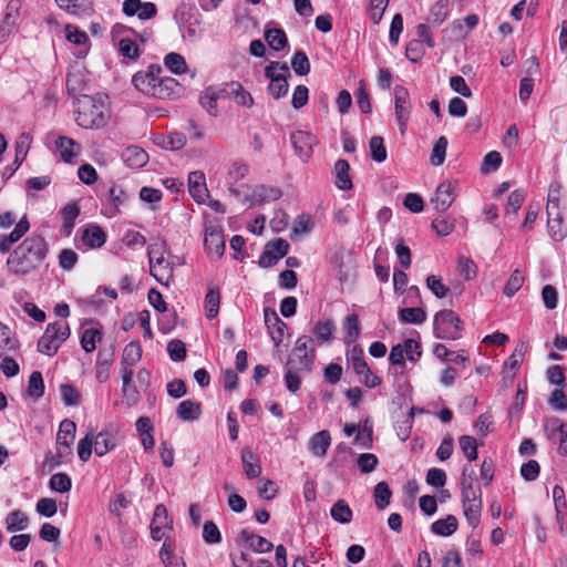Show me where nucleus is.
I'll use <instances>...</instances> for the list:
<instances>
[{
	"mask_svg": "<svg viewBox=\"0 0 567 567\" xmlns=\"http://www.w3.org/2000/svg\"><path fill=\"white\" fill-rule=\"evenodd\" d=\"M48 252L47 240L41 235H30L10 252L7 259L8 274L18 278L35 274L44 262Z\"/></svg>",
	"mask_w": 567,
	"mask_h": 567,
	"instance_id": "1",
	"label": "nucleus"
},
{
	"mask_svg": "<svg viewBox=\"0 0 567 567\" xmlns=\"http://www.w3.org/2000/svg\"><path fill=\"white\" fill-rule=\"evenodd\" d=\"M110 115V109L101 96L83 94L78 99L75 122L79 126L85 130H100L107 124Z\"/></svg>",
	"mask_w": 567,
	"mask_h": 567,
	"instance_id": "2",
	"label": "nucleus"
},
{
	"mask_svg": "<svg viewBox=\"0 0 567 567\" xmlns=\"http://www.w3.org/2000/svg\"><path fill=\"white\" fill-rule=\"evenodd\" d=\"M315 340L310 336H300L292 348L286 364L299 371H310L315 362Z\"/></svg>",
	"mask_w": 567,
	"mask_h": 567,
	"instance_id": "3",
	"label": "nucleus"
},
{
	"mask_svg": "<svg viewBox=\"0 0 567 567\" xmlns=\"http://www.w3.org/2000/svg\"><path fill=\"white\" fill-rule=\"evenodd\" d=\"M70 337V327L66 322L55 321L49 323L38 341V351L49 357L54 355L61 344Z\"/></svg>",
	"mask_w": 567,
	"mask_h": 567,
	"instance_id": "4",
	"label": "nucleus"
},
{
	"mask_svg": "<svg viewBox=\"0 0 567 567\" xmlns=\"http://www.w3.org/2000/svg\"><path fill=\"white\" fill-rule=\"evenodd\" d=\"M434 336L437 339L456 340L460 338L462 321L460 317L450 309L439 311L434 316Z\"/></svg>",
	"mask_w": 567,
	"mask_h": 567,
	"instance_id": "5",
	"label": "nucleus"
},
{
	"mask_svg": "<svg viewBox=\"0 0 567 567\" xmlns=\"http://www.w3.org/2000/svg\"><path fill=\"white\" fill-rule=\"evenodd\" d=\"M265 75L269 79L268 91L276 100L284 97L288 93V76L290 70L286 63L270 62L265 69Z\"/></svg>",
	"mask_w": 567,
	"mask_h": 567,
	"instance_id": "6",
	"label": "nucleus"
},
{
	"mask_svg": "<svg viewBox=\"0 0 567 567\" xmlns=\"http://www.w3.org/2000/svg\"><path fill=\"white\" fill-rule=\"evenodd\" d=\"M150 270L152 276L162 285L168 286L173 278V267L164 257V247L151 246L148 249Z\"/></svg>",
	"mask_w": 567,
	"mask_h": 567,
	"instance_id": "7",
	"label": "nucleus"
},
{
	"mask_svg": "<svg viewBox=\"0 0 567 567\" xmlns=\"http://www.w3.org/2000/svg\"><path fill=\"white\" fill-rule=\"evenodd\" d=\"M394 104H395V118L399 124L400 133L403 135L406 130V124L411 115V101L406 87L395 85L393 89Z\"/></svg>",
	"mask_w": 567,
	"mask_h": 567,
	"instance_id": "8",
	"label": "nucleus"
},
{
	"mask_svg": "<svg viewBox=\"0 0 567 567\" xmlns=\"http://www.w3.org/2000/svg\"><path fill=\"white\" fill-rule=\"evenodd\" d=\"M290 142L299 158L307 162L313 153V146L318 144V138L310 132L296 131L290 135Z\"/></svg>",
	"mask_w": 567,
	"mask_h": 567,
	"instance_id": "9",
	"label": "nucleus"
},
{
	"mask_svg": "<svg viewBox=\"0 0 567 567\" xmlns=\"http://www.w3.org/2000/svg\"><path fill=\"white\" fill-rule=\"evenodd\" d=\"M349 360L351 361L354 372L362 378L361 381L365 386L375 388L381 383V379L371 373L370 368L363 358V352L360 348L354 347L352 349Z\"/></svg>",
	"mask_w": 567,
	"mask_h": 567,
	"instance_id": "10",
	"label": "nucleus"
},
{
	"mask_svg": "<svg viewBox=\"0 0 567 567\" xmlns=\"http://www.w3.org/2000/svg\"><path fill=\"white\" fill-rule=\"evenodd\" d=\"M162 71L159 64H151L146 71L136 72L132 78V83L140 92L151 96Z\"/></svg>",
	"mask_w": 567,
	"mask_h": 567,
	"instance_id": "11",
	"label": "nucleus"
},
{
	"mask_svg": "<svg viewBox=\"0 0 567 567\" xmlns=\"http://www.w3.org/2000/svg\"><path fill=\"white\" fill-rule=\"evenodd\" d=\"M456 182L444 181L435 189L431 198V204L437 213H445L453 204L455 195Z\"/></svg>",
	"mask_w": 567,
	"mask_h": 567,
	"instance_id": "12",
	"label": "nucleus"
},
{
	"mask_svg": "<svg viewBox=\"0 0 567 567\" xmlns=\"http://www.w3.org/2000/svg\"><path fill=\"white\" fill-rule=\"evenodd\" d=\"M289 244L284 238L269 241L259 258V266L262 268L272 267L278 260L288 254Z\"/></svg>",
	"mask_w": 567,
	"mask_h": 567,
	"instance_id": "13",
	"label": "nucleus"
},
{
	"mask_svg": "<svg viewBox=\"0 0 567 567\" xmlns=\"http://www.w3.org/2000/svg\"><path fill=\"white\" fill-rule=\"evenodd\" d=\"M544 431L548 440H558V453L567 456V424L558 417H547L544 420Z\"/></svg>",
	"mask_w": 567,
	"mask_h": 567,
	"instance_id": "14",
	"label": "nucleus"
},
{
	"mask_svg": "<svg viewBox=\"0 0 567 567\" xmlns=\"http://www.w3.org/2000/svg\"><path fill=\"white\" fill-rule=\"evenodd\" d=\"M204 246L209 256L219 259L225 251V239L221 229L213 225L206 226Z\"/></svg>",
	"mask_w": 567,
	"mask_h": 567,
	"instance_id": "15",
	"label": "nucleus"
},
{
	"mask_svg": "<svg viewBox=\"0 0 567 567\" xmlns=\"http://www.w3.org/2000/svg\"><path fill=\"white\" fill-rule=\"evenodd\" d=\"M169 529H172V520L168 517L167 509L163 504H158L154 509L151 523V536L154 540H161Z\"/></svg>",
	"mask_w": 567,
	"mask_h": 567,
	"instance_id": "16",
	"label": "nucleus"
},
{
	"mask_svg": "<svg viewBox=\"0 0 567 567\" xmlns=\"http://www.w3.org/2000/svg\"><path fill=\"white\" fill-rule=\"evenodd\" d=\"M123 12L127 17L137 16L140 20H150L157 14V8L153 2H142L141 0H125L123 2Z\"/></svg>",
	"mask_w": 567,
	"mask_h": 567,
	"instance_id": "17",
	"label": "nucleus"
},
{
	"mask_svg": "<svg viewBox=\"0 0 567 567\" xmlns=\"http://www.w3.org/2000/svg\"><path fill=\"white\" fill-rule=\"evenodd\" d=\"M188 190L193 199L198 204H204L209 196L206 186L205 174L200 171L190 172L188 175Z\"/></svg>",
	"mask_w": 567,
	"mask_h": 567,
	"instance_id": "18",
	"label": "nucleus"
},
{
	"mask_svg": "<svg viewBox=\"0 0 567 567\" xmlns=\"http://www.w3.org/2000/svg\"><path fill=\"white\" fill-rule=\"evenodd\" d=\"M281 190L278 187L258 185L256 186L250 195L246 196V199L254 205H261L264 203L274 202L281 197Z\"/></svg>",
	"mask_w": 567,
	"mask_h": 567,
	"instance_id": "19",
	"label": "nucleus"
},
{
	"mask_svg": "<svg viewBox=\"0 0 567 567\" xmlns=\"http://www.w3.org/2000/svg\"><path fill=\"white\" fill-rule=\"evenodd\" d=\"M30 223L24 215L20 220L16 224L13 230L9 235H0V251L7 252L10 250L11 246L19 241L29 230Z\"/></svg>",
	"mask_w": 567,
	"mask_h": 567,
	"instance_id": "20",
	"label": "nucleus"
},
{
	"mask_svg": "<svg viewBox=\"0 0 567 567\" xmlns=\"http://www.w3.org/2000/svg\"><path fill=\"white\" fill-rule=\"evenodd\" d=\"M178 91L179 84L174 78L159 76L151 96L159 100H168L177 95Z\"/></svg>",
	"mask_w": 567,
	"mask_h": 567,
	"instance_id": "21",
	"label": "nucleus"
},
{
	"mask_svg": "<svg viewBox=\"0 0 567 567\" xmlns=\"http://www.w3.org/2000/svg\"><path fill=\"white\" fill-rule=\"evenodd\" d=\"M81 241L86 248L96 249L105 244L106 235L100 226L90 224L83 229Z\"/></svg>",
	"mask_w": 567,
	"mask_h": 567,
	"instance_id": "22",
	"label": "nucleus"
},
{
	"mask_svg": "<svg viewBox=\"0 0 567 567\" xmlns=\"http://www.w3.org/2000/svg\"><path fill=\"white\" fill-rule=\"evenodd\" d=\"M55 147L65 163H72L81 153V145L68 136H59L55 141Z\"/></svg>",
	"mask_w": 567,
	"mask_h": 567,
	"instance_id": "23",
	"label": "nucleus"
},
{
	"mask_svg": "<svg viewBox=\"0 0 567 567\" xmlns=\"http://www.w3.org/2000/svg\"><path fill=\"white\" fill-rule=\"evenodd\" d=\"M238 542H244L251 550L259 554L269 553L274 548L271 542L262 536L250 533L248 529H243L239 533Z\"/></svg>",
	"mask_w": 567,
	"mask_h": 567,
	"instance_id": "24",
	"label": "nucleus"
},
{
	"mask_svg": "<svg viewBox=\"0 0 567 567\" xmlns=\"http://www.w3.org/2000/svg\"><path fill=\"white\" fill-rule=\"evenodd\" d=\"M265 322L269 329H271V327L274 328L270 334L275 346L278 347L282 342L288 328L286 322L279 318L276 311L269 312L267 309L265 310Z\"/></svg>",
	"mask_w": 567,
	"mask_h": 567,
	"instance_id": "25",
	"label": "nucleus"
},
{
	"mask_svg": "<svg viewBox=\"0 0 567 567\" xmlns=\"http://www.w3.org/2000/svg\"><path fill=\"white\" fill-rule=\"evenodd\" d=\"M331 444V435L328 430H322L313 434L308 443L310 452L318 456L323 457Z\"/></svg>",
	"mask_w": 567,
	"mask_h": 567,
	"instance_id": "26",
	"label": "nucleus"
},
{
	"mask_svg": "<svg viewBox=\"0 0 567 567\" xmlns=\"http://www.w3.org/2000/svg\"><path fill=\"white\" fill-rule=\"evenodd\" d=\"M248 172H249V167L244 162L236 161L230 165V167L227 172V175H226V182L229 185L230 194H233L235 196H239V190L237 188H235L234 185L236 183H238L239 181H241L243 178H245L247 176Z\"/></svg>",
	"mask_w": 567,
	"mask_h": 567,
	"instance_id": "27",
	"label": "nucleus"
},
{
	"mask_svg": "<svg viewBox=\"0 0 567 567\" xmlns=\"http://www.w3.org/2000/svg\"><path fill=\"white\" fill-rule=\"evenodd\" d=\"M311 331L315 336L313 340L319 344L330 343L336 331V324L331 319L320 320L313 324Z\"/></svg>",
	"mask_w": 567,
	"mask_h": 567,
	"instance_id": "28",
	"label": "nucleus"
},
{
	"mask_svg": "<svg viewBox=\"0 0 567 567\" xmlns=\"http://www.w3.org/2000/svg\"><path fill=\"white\" fill-rule=\"evenodd\" d=\"M22 8L21 0H9L7 4V12L3 17L2 24L0 25V32L6 35L12 29V27L17 23L20 11Z\"/></svg>",
	"mask_w": 567,
	"mask_h": 567,
	"instance_id": "29",
	"label": "nucleus"
},
{
	"mask_svg": "<svg viewBox=\"0 0 567 567\" xmlns=\"http://www.w3.org/2000/svg\"><path fill=\"white\" fill-rule=\"evenodd\" d=\"M122 373V394L126 400L128 405H133L138 401V392L136 388L132 384L133 379V370L128 369V367H124L121 369Z\"/></svg>",
	"mask_w": 567,
	"mask_h": 567,
	"instance_id": "30",
	"label": "nucleus"
},
{
	"mask_svg": "<svg viewBox=\"0 0 567 567\" xmlns=\"http://www.w3.org/2000/svg\"><path fill=\"white\" fill-rule=\"evenodd\" d=\"M123 161L128 167L140 168L143 167L147 161V153L138 146H130L123 152Z\"/></svg>",
	"mask_w": 567,
	"mask_h": 567,
	"instance_id": "31",
	"label": "nucleus"
},
{
	"mask_svg": "<svg viewBox=\"0 0 567 567\" xmlns=\"http://www.w3.org/2000/svg\"><path fill=\"white\" fill-rule=\"evenodd\" d=\"M32 143V135L30 133L23 132L21 133L14 144L16 150V157H14V168L13 171L18 169L23 161L25 159L28 152L31 147Z\"/></svg>",
	"mask_w": 567,
	"mask_h": 567,
	"instance_id": "32",
	"label": "nucleus"
},
{
	"mask_svg": "<svg viewBox=\"0 0 567 567\" xmlns=\"http://www.w3.org/2000/svg\"><path fill=\"white\" fill-rule=\"evenodd\" d=\"M243 467L249 480L257 478L261 474V466L256 455L249 449H244L241 453Z\"/></svg>",
	"mask_w": 567,
	"mask_h": 567,
	"instance_id": "33",
	"label": "nucleus"
},
{
	"mask_svg": "<svg viewBox=\"0 0 567 567\" xmlns=\"http://www.w3.org/2000/svg\"><path fill=\"white\" fill-rule=\"evenodd\" d=\"M350 165L346 159H338L334 164L336 186L339 189L348 190L352 188V181L349 176Z\"/></svg>",
	"mask_w": 567,
	"mask_h": 567,
	"instance_id": "34",
	"label": "nucleus"
},
{
	"mask_svg": "<svg viewBox=\"0 0 567 567\" xmlns=\"http://www.w3.org/2000/svg\"><path fill=\"white\" fill-rule=\"evenodd\" d=\"M94 452L97 456H103L116 446L113 435L106 431H102L96 435L93 434Z\"/></svg>",
	"mask_w": 567,
	"mask_h": 567,
	"instance_id": "35",
	"label": "nucleus"
},
{
	"mask_svg": "<svg viewBox=\"0 0 567 567\" xmlns=\"http://www.w3.org/2000/svg\"><path fill=\"white\" fill-rule=\"evenodd\" d=\"M200 404L192 400L182 401L177 409L176 414L183 421H195L200 416Z\"/></svg>",
	"mask_w": 567,
	"mask_h": 567,
	"instance_id": "36",
	"label": "nucleus"
},
{
	"mask_svg": "<svg viewBox=\"0 0 567 567\" xmlns=\"http://www.w3.org/2000/svg\"><path fill=\"white\" fill-rule=\"evenodd\" d=\"M457 518L454 515H447L444 519L435 520L432 524L431 529L435 535L447 537L454 534L457 530Z\"/></svg>",
	"mask_w": 567,
	"mask_h": 567,
	"instance_id": "37",
	"label": "nucleus"
},
{
	"mask_svg": "<svg viewBox=\"0 0 567 567\" xmlns=\"http://www.w3.org/2000/svg\"><path fill=\"white\" fill-rule=\"evenodd\" d=\"M76 425L73 421L65 419L60 423L56 434V445L73 444L75 439Z\"/></svg>",
	"mask_w": 567,
	"mask_h": 567,
	"instance_id": "38",
	"label": "nucleus"
},
{
	"mask_svg": "<svg viewBox=\"0 0 567 567\" xmlns=\"http://www.w3.org/2000/svg\"><path fill=\"white\" fill-rule=\"evenodd\" d=\"M29 525L28 516L20 509L12 511L6 517V527L8 532L24 530Z\"/></svg>",
	"mask_w": 567,
	"mask_h": 567,
	"instance_id": "39",
	"label": "nucleus"
},
{
	"mask_svg": "<svg viewBox=\"0 0 567 567\" xmlns=\"http://www.w3.org/2000/svg\"><path fill=\"white\" fill-rule=\"evenodd\" d=\"M19 349V341L11 336L10 329L0 322V357Z\"/></svg>",
	"mask_w": 567,
	"mask_h": 567,
	"instance_id": "40",
	"label": "nucleus"
},
{
	"mask_svg": "<svg viewBox=\"0 0 567 567\" xmlns=\"http://www.w3.org/2000/svg\"><path fill=\"white\" fill-rule=\"evenodd\" d=\"M220 305V291L217 287H212L208 289L205 297V310L206 317L208 319H214L217 317Z\"/></svg>",
	"mask_w": 567,
	"mask_h": 567,
	"instance_id": "41",
	"label": "nucleus"
},
{
	"mask_svg": "<svg viewBox=\"0 0 567 567\" xmlns=\"http://www.w3.org/2000/svg\"><path fill=\"white\" fill-rule=\"evenodd\" d=\"M330 515L336 522L348 524L352 520L353 513L344 499H339L332 505Z\"/></svg>",
	"mask_w": 567,
	"mask_h": 567,
	"instance_id": "42",
	"label": "nucleus"
},
{
	"mask_svg": "<svg viewBox=\"0 0 567 567\" xmlns=\"http://www.w3.org/2000/svg\"><path fill=\"white\" fill-rule=\"evenodd\" d=\"M462 506H463L464 516H465L467 523L473 528H476L481 522V513H482V506H483L482 499L463 503Z\"/></svg>",
	"mask_w": 567,
	"mask_h": 567,
	"instance_id": "43",
	"label": "nucleus"
},
{
	"mask_svg": "<svg viewBox=\"0 0 567 567\" xmlns=\"http://www.w3.org/2000/svg\"><path fill=\"white\" fill-rule=\"evenodd\" d=\"M265 39L268 45L275 51L282 50L288 43L285 31L279 28L266 29Z\"/></svg>",
	"mask_w": 567,
	"mask_h": 567,
	"instance_id": "44",
	"label": "nucleus"
},
{
	"mask_svg": "<svg viewBox=\"0 0 567 567\" xmlns=\"http://www.w3.org/2000/svg\"><path fill=\"white\" fill-rule=\"evenodd\" d=\"M229 95L233 96L234 101L241 106L251 107L254 105V99L251 94L244 89L239 82H231L229 85Z\"/></svg>",
	"mask_w": 567,
	"mask_h": 567,
	"instance_id": "45",
	"label": "nucleus"
},
{
	"mask_svg": "<svg viewBox=\"0 0 567 567\" xmlns=\"http://www.w3.org/2000/svg\"><path fill=\"white\" fill-rule=\"evenodd\" d=\"M86 82L81 71L70 72L66 75V90L70 95H83L82 92L85 90Z\"/></svg>",
	"mask_w": 567,
	"mask_h": 567,
	"instance_id": "46",
	"label": "nucleus"
},
{
	"mask_svg": "<svg viewBox=\"0 0 567 567\" xmlns=\"http://www.w3.org/2000/svg\"><path fill=\"white\" fill-rule=\"evenodd\" d=\"M399 319L403 323L421 324L426 320V312L420 307L403 308L399 311Z\"/></svg>",
	"mask_w": 567,
	"mask_h": 567,
	"instance_id": "47",
	"label": "nucleus"
},
{
	"mask_svg": "<svg viewBox=\"0 0 567 567\" xmlns=\"http://www.w3.org/2000/svg\"><path fill=\"white\" fill-rule=\"evenodd\" d=\"M142 358V349L138 342H130L125 346L122 354V368L132 369Z\"/></svg>",
	"mask_w": 567,
	"mask_h": 567,
	"instance_id": "48",
	"label": "nucleus"
},
{
	"mask_svg": "<svg viewBox=\"0 0 567 567\" xmlns=\"http://www.w3.org/2000/svg\"><path fill=\"white\" fill-rule=\"evenodd\" d=\"M218 93L213 87H207L199 97L200 105L209 113L212 116H217L218 107Z\"/></svg>",
	"mask_w": 567,
	"mask_h": 567,
	"instance_id": "49",
	"label": "nucleus"
},
{
	"mask_svg": "<svg viewBox=\"0 0 567 567\" xmlns=\"http://www.w3.org/2000/svg\"><path fill=\"white\" fill-rule=\"evenodd\" d=\"M391 496L392 491L386 482H380L374 486L373 497L379 509H384L390 504Z\"/></svg>",
	"mask_w": 567,
	"mask_h": 567,
	"instance_id": "50",
	"label": "nucleus"
},
{
	"mask_svg": "<svg viewBox=\"0 0 567 567\" xmlns=\"http://www.w3.org/2000/svg\"><path fill=\"white\" fill-rule=\"evenodd\" d=\"M449 14V0H437L431 8L429 21L435 25L442 24Z\"/></svg>",
	"mask_w": 567,
	"mask_h": 567,
	"instance_id": "51",
	"label": "nucleus"
},
{
	"mask_svg": "<svg viewBox=\"0 0 567 567\" xmlns=\"http://www.w3.org/2000/svg\"><path fill=\"white\" fill-rule=\"evenodd\" d=\"M102 339V333L96 328L85 329L81 336V347L85 352H93L96 343Z\"/></svg>",
	"mask_w": 567,
	"mask_h": 567,
	"instance_id": "52",
	"label": "nucleus"
},
{
	"mask_svg": "<svg viewBox=\"0 0 567 567\" xmlns=\"http://www.w3.org/2000/svg\"><path fill=\"white\" fill-rule=\"evenodd\" d=\"M165 66L175 74H183L187 71V64L183 55L171 52L164 58Z\"/></svg>",
	"mask_w": 567,
	"mask_h": 567,
	"instance_id": "53",
	"label": "nucleus"
},
{
	"mask_svg": "<svg viewBox=\"0 0 567 567\" xmlns=\"http://www.w3.org/2000/svg\"><path fill=\"white\" fill-rule=\"evenodd\" d=\"M113 363L112 354L103 358V353L99 352V359L95 365V378L100 383L106 382L110 377V368Z\"/></svg>",
	"mask_w": 567,
	"mask_h": 567,
	"instance_id": "54",
	"label": "nucleus"
},
{
	"mask_svg": "<svg viewBox=\"0 0 567 567\" xmlns=\"http://www.w3.org/2000/svg\"><path fill=\"white\" fill-rule=\"evenodd\" d=\"M159 557L165 567H186V564L183 560V558L176 556L166 542H164L161 548Z\"/></svg>",
	"mask_w": 567,
	"mask_h": 567,
	"instance_id": "55",
	"label": "nucleus"
},
{
	"mask_svg": "<svg viewBox=\"0 0 567 567\" xmlns=\"http://www.w3.org/2000/svg\"><path fill=\"white\" fill-rule=\"evenodd\" d=\"M49 486L58 493H68L72 487V480L65 473H55L49 481Z\"/></svg>",
	"mask_w": 567,
	"mask_h": 567,
	"instance_id": "56",
	"label": "nucleus"
},
{
	"mask_svg": "<svg viewBox=\"0 0 567 567\" xmlns=\"http://www.w3.org/2000/svg\"><path fill=\"white\" fill-rule=\"evenodd\" d=\"M447 144V138L445 136L439 137L435 142L430 157V162L433 166H440L444 163Z\"/></svg>",
	"mask_w": 567,
	"mask_h": 567,
	"instance_id": "57",
	"label": "nucleus"
},
{
	"mask_svg": "<svg viewBox=\"0 0 567 567\" xmlns=\"http://www.w3.org/2000/svg\"><path fill=\"white\" fill-rule=\"evenodd\" d=\"M525 277L520 272V270L515 269L504 286V295L507 297H513L524 285Z\"/></svg>",
	"mask_w": 567,
	"mask_h": 567,
	"instance_id": "58",
	"label": "nucleus"
},
{
	"mask_svg": "<svg viewBox=\"0 0 567 567\" xmlns=\"http://www.w3.org/2000/svg\"><path fill=\"white\" fill-rule=\"evenodd\" d=\"M370 154L373 161L382 163L386 159V148L381 136H372L369 142Z\"/></svg>",
	"mask_w": 567,
	"mask_h": 567,
	"instance_id": "59",
	"label": "nucleus"
},
{
	"mask_svg": "<svg viewBox=\"0 0 567 567\" xmlns=\"http://www.w3.org/2000/svg\"><path fill=\"white\" fill-rule=\"evenodd\" d=\"M28 393L34 399H39L44 393V382L41 372L33 371L29 378Z\"/></svg>",
	"mask_w": 567,
	"mask_h": 567,
	"instance_id": "60",
	"label": "nucleus"
},
{
	"mask_svg": "<svg viewBox=\"0 0 567 567\" xmlns=\"http://www.w3.org/2000/svg\"><path fill=\"white\" fill-rule=\"evenodd\" d=\"M460 449L465 454L470 462L477 460V442L476 439L470 435H463L458 440Z\"/></svg>",
	"mask_w": 567,
	"mask_h": 567,
	"instance_id": "61",
	"label": "nucleus"
},
{
	"mask_svg": "<svg viewBox=\"0 0 567 567\" xmlns=\"http://www.w3.org/2000/svg\"><path fill=\"white\" fill-rule=\"evenodd\" d=\"M291 66L298 75H307L310 72V62L303 51H296L291 59Z\"/></svg>",
	"mask_w": 567,
	"mask_h": 567,
	"instance_id": "62",
	"label": "nucleus"
},
{
	"mask_svg": "<svg viewBox=\"0 0 567 567\" xmlns=\"http://www.w3.org/2000/svg\"><path fill=\"white\" fill-rule=\"evenodd\" d=\"M346 341L353 342L360 334V321L357 315H349L344 321Z\"/></svg>",
	"mask_w": 567,
	"mask_h": 567,
	"instance_id": "63",
	"label": "nucleus"
},
{
	"mask_svg": "<svg viewBox=\"0 0 567 567\" xmlns=\"http://www.w3.org/2000/svg\"><path fill=\"white\" fill-rule=\"evenodd\" d=\"M185 32V37L190 41H198L202 39L204 34V29L202 27V18L200 16L195 17V19L190 20L188 24L182 28Z\"/></svg>",
	"mask_w": 567,
	"mask_h": 567,
	"instance_id": "64",
	"label": "nucleus"
}]
</instances>
